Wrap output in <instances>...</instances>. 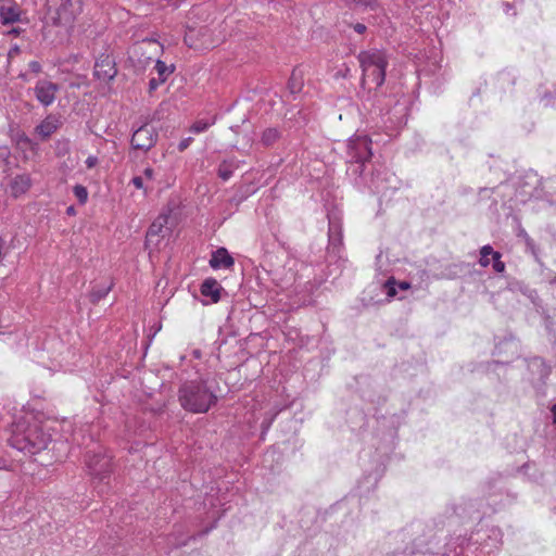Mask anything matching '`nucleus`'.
<instances>
[{
	"mask_svg": "<svg viewBox=\"0 0 556 556\" xmlns=\"http://www.w3.org/2000/svg\"><path fill=\"white\" fill-rule=\"evenodd\" d=\"M117 74L116 64L110 54H101L96 63L93 75L101 81H110Z\"/></svg>",
	"mask_w": 556,
	"mask_h": 556,
	"instance_id": "nucleus-11",
	"label": "nucleus"
},
{
	"mask_svg": "<svg viewBox=\"0 0 556 556\" xmlns=\"http://www.w3.org/2000/svg\"><path fill=\"white\" fill-rule=\"evenodd\" d=\"M22 10L16 3L5 1L0 4V21L3 25L21 21Z\"/></svg>",
	"mask_w": 556,
	"mask_h": 556,
	"instance_id": "nucleus-13",
	"label": "nucleus"
},
{
	"mask_svg": "<svg viewBox=\"0 0 556 556\" xmlns=\"http://www.w3.org/2000/svg\"><path fill=\"white\" fill-rule=\"evenodd\" d=\"M193 37H194V29L189 28L185 36V42L190 48L199 49L203 45L197 43L195 40L193 39Z\"/></svg>",
	"mask_w": 556,
	"mask_h": 556,
	"instance_id": "nucleus-26",
	"label": "nucleus"
},
{
	"mask_svg": "<svg viewBox=\"0 0 556 556\" xmlns=\"http://www.w3.org/2000/svg\"><path fill=\"white\" fill-rule=\"evenodd\" d=\"M131 184L137 188V189H142L144 191V193L147 194L148 193V189L144 187V184H143V177L142 176H135L132 179H131Z\"/></svg>",
	"mask_w": 556,
	"mask_h": 556,
	"instance_id": "nucleus-29",
	"label": "nucleus"
},
{
	"mask_svg": "<svg viewBox=\"0 0 556 556\" xmlns=\"http://www.w3.org/2000/svg\"><path fill=\"white\" fill-rule=\"evenodd\" d=\"M74 208L73 207H68L67 212L68 213H73Z\"/></svg>",
	"mask_w": 556,
	"mask_h": 556,
	"instance_id": "nucleus-45",
	"label": "nucleus"
},
{
	"mask_svg": "<svg viewBox=\"0 0 556 556\" xmlns=\"http://www.w3.org/2000/svg\"><path fill=\"white\" fill-rule=\"evenodd\" d=\"M20 34H21L20 28H12L11 30L8 31V35H12V36H18Z\"/></svg>",
	"mask_w": 556,
	"mask_h": 556,
	"instance_id": "nucleus-42",
	"label": "nucleus"
},
{
	"mask_svg": "<svg viewBox=\"0 0 556 556\" xmlns=\"http://www.w3.org/2000/svg\"><path fill=\"white\" fill-rule=\"evenodd\" d=\"M386 289H387V294L388 296L390 298H393L395 294H396V289H395V280L393 278L389 279L387 282H386Z\"/></svg>",
	"mask_w": 556,
	"mask_h": 556,
	"instance_id": "nucleus-28",
	"label": "nucleus"
},
{
	"mask_svg": "<svg viewBox=\"0 0 556 556\" xmlns=\"http://www.w3.org/2000/svg\"><path fill=\"white\" fill-rule=\"evenodd\" d=\"M397 287L401 289V290H407L410 288V285L406 281H402L400 283H397Z\"/></svg>",
	"mask_w": 556,
	"mask_h": 556,
	"instance_id": "nucleus-41",
	"label": "nucleus"
},
{
	"mask_svg": "<svg viewBox=\"0 0 556 556\" xmlns=\"http://www.w3.org/2000/svg\"><path fill=\"white\" fill-rule=\"evenodd\" d=\"M8 469L7 460L0 458V470Z\"/></svg>",
	"mask_w": 556,
	"mask_h": 556,
	"instance_id": "nucleus-44",
	"label": "nucleus"
},
{
	"mask_svg": "<svg viewBox=\"0 0 556 556\" xmlns=\"http://www.w3.org/2000/svg\"><path fill=\"white\" fill-rule=\"evenodd\" d=\"M551 412L553 414V422L556 425V403L552 406Z\"/></svg>",
	"mask_w": 556,
	"mask_h": 556,
	"instance_id": "nucleus-43",
	"label": "nucleus"
},
{
	"mask_svg": "<svg viewBox=\"0 0 556 556\" xmlns=\"http://www.w3.org/2000/svg\"><path fill=\"white\" fill-rule=\"evenodd\" d=\"M288 253L283 264V275L280 277V289H292L288 296H293L288 305L289 309L311 303L314 291L324 282V278H317L316 268L300 261L295 255Z\"/></svg>",
	"mask_w": 556,
	"mask_h": 556,
	"instance_id": "nucleus-1",
	"label": "nucleus"
},
{
	"mask_svg": "<svg viewBox=\"0 0 556 556\" xmlns=\"http://www.w3.org/2000/svg\"><path fill=\"white\" fill-rule=\"evenodd\" d=\"M303 87V74L299 70H293L289 81H288V89L290 93L295 94L301 91Z\"/></svg>",
	"mask_w": 556,
	"mask_h": 556,
	"instance_id": "nucleus-21",
	"label": "nucleus"
},
{
	"mask_svg": "<svg viewBox=\"0 0 556 556\" xmlns=\"http://www.w3.org/2000/svg\"><path fill=\"white\" fill-rule=\"evenodd\" d=\"M193 141V138L192 137H187V138H184L179 144H178V150L180 152L185 151L190 144L191 142Z\"/></svg>",
	"mask_w": 556,
	"mask_h": 556,
	"instance_id": "nucleus-30",
	"label": "nucleus"
},
{
	"mask_svg": "<svg viewBox=\"0 0 556 556\" xmlns=\"http://www.w3.org/2000/svg\"><path fill=\"white\" fill-rule=\"evenodd\" d=\"M496 251L493 250V248L489 244L486 245H483L480 250V260H479V264L482 266V267H488L490 264H491V260H490V256L493 257V254L495 253Z\"/></svg>",
	"mask_w": 556,
	"mask_h": 556,
	"instance_id": "nucleus-24",
	"label": "nucleus"
},
{
	"mask_svg": "<svg viewBox=\"0 0 556 556\" xmlns=\"http://www.w3.org/2000/svg\"><path fill=\"white\" fill-rule=\"evenodd\" d=\"M110 291V287L104 289L103 291H93L91 293V296H92V301L97 302L99 300H101L103 296H105Z\"/></svg>",
	"mask_w": 556,
	"mask_h": 556,
	"instance_id": "nucleus-32",
	"label": "nucleus"
},
{
	"mask_svg": "<svg viewBox=\"0 0 556 556\" xmlns=\"http://www.w3.org/2000/svg\"><path fill=\"white\" fill-rule=\"evenodd\" d=\"M162 83H159V78H151L149 81L150 90H155Z\"/></svg>",
	"mask_w": 556,
	"mask_h": 556,
	"instance_id": "nucleus-38",
	"label": "nucleus"
},
{
	"mask_svg": "<svg viewBox=\"0 0 556 556\" xmlns=\"http://www.w3.org/2000/svg\"><path fill=\"white\" fill-rule=\"evenodd\" d=\"M394 180V176L382 169L377 168L370 176L369 180H366L364 178V182L368 186V188L379 194H387L388 190L390 188L395 189L394 186H391L392 181Z\"/></svg>",
	"mask_w": 556,
	"mask_h": 556,
	"instance_id": "nucleus-9",
	"label": "nucleus"
},
{
	"mask_svg": "<svg viewBox=\"0 0 556 556\" xmlns=\"http://www.w3.org/2000/svg\"><path fill=\"white\" fill-rule=\"evenodd\" d=\"M74 195L78 200L79 204H85L88 200V190L83 185H76L73 188Z\"/></svg>",
	"mask_w": 556,
	"mask_h": 556,
	"instance_id": "nucleus-25",
	"label": "nucleus"
},
{
	"mask_svg": "<svg viewBox=\"0 0 556 556\" xmlns=\"http://www.w3.org/2000/svg\"><path fill=\"white\" fill-rule=\"evenodd\" d=\"M81 11V0H46V18L54 26L71 29Z\"/></svg>",
	"mask_w": 556,
	"mask_h": 556,
	"instance_id": "nucleus-5",
	"label": "nucleus"
},
{
	"mask_svg": "<svg viewBox=\"0 0 556 556\" xmlns=\"http://www.w3.org/2000/svg\"><path fill=\"white\" fill-rule=\"evenodd\" d=\"M60 90V86L47 79H39L34 87V94L37 101L43 106H50Z\"/></svg>",
	"mask_w": 556,
	"mask_h": 556,
	"instance_id": "nucleus-10",
	"label": "nucleus"
},
{
	"mask_svg": "<svg viewBox=\"0 0 556 556\" xmlns=\"http://www.w3.org/2000/svg\"><path fill=\"white\" fill-rule=\"evenodd\" d=\"M501 253L500 252H495L493 254V263H492V266H493V269L496 271V273H503L504 269H505V264L501 261Z\"/></svg>",
	"mask_w": 556,
	"mask_h": 556,
	"instance_id": "nucleus-27",
	"label": "nucleus"
},
{
	"mask_svg": "<svg viewBox=\"0 0 556 556\" xmlns=\"http://www.w3.org/2000/svg\"><path fill=\"white\" fill-rule=\"evenodd\" d=\"M329 243L333 249L342 243V230L340 219L329 215Z\"/></svg>",
	"mask_w": 556,
	"mask_h": 556,
	"instance_id": "nucleus-16",
	"label": "nucleus"
},
{
	"mask_svg": "<svg viewBox=\"0 0 556 556\" xmlns=\"http://www.w3.org/2000/svg\"><path fill=\"white\" fill-rule=\"evenodd\" d=\"M354 30L358 34H363L365 30H366V26L364 24H361V23H356L354 26H353Z\"/></svg>",
	"mask_w": 556,
	"mask_h": 556,
	"instance_id": "nucleus-39",
	"label": "nucleus"
},
{
	"mask_svg": "<svg viewBox=\"0 0 556 556\" xmlns=\"http://www.w3.org/2000/svg\"><path fill=\"white\" fill-rule=\"evenodd\" d=\"M169 218V213H161L157 218L150 226L147 238L151 240L154 236H160L163 232V229L167 226Z\"/></svg>",
	"mask_w": 556,
	"mask_h": 556,
	"instance_id": "nucleus-19",
	"label": "nucleus"
},
{
	"mask_svg": "<svg viewBox=\"0 0 556 556\" xmlns=\"http://www.w3.org/2000/svg\"><path fill=\"white\" fill-rule=\"evenodd\" d=\"M61 122L54 115H48L37 127L36 132L41 139H48L60 127Z\"/></svg>",
	"mask_w": 556,
	"mask_h": 556,
	"instance_id": "nucleus-15",
	"label": "nucleus"
},
{
	"mask_svg": "<svg viewBox=\"0 0 556 556\" xmlns=\"http://www.w3.org/2000/svg\"><path fill=\"white\" fill-rule=\"evenodd\" d=\"M349 162L354 166L353 172L364 175L366 162L372 155L371 140L366 135H355L348 142Z\"/></svg>",
	"mask_w": 556,
	"mask_h": 556,
	"instance_id": "nucleus-6",
	"label": "nucleus"
},
{
	"mask_svg": "<svg viewBox=\"0 0 556 556\" xmlns=\"http://www.w3.org/2000/svg\"><path fill=\"white\" fill-rule=\"evenodd\" d=\"M8 254V248L5 240L0 237V264L2 263L3 258Z\"/></svg>",
	"mask_w": 556,
	"mask_h": 556,
	"instance_id": "nucleus-31",
	"label": "nucleus"
},
{
	"mask_svg": "<svg viewBox=\"0 0 556 556\" xmlns=\"http://www.w3.org/2000/svg\"><path fill=\"white\" fill-rule=\"evenodd\" d=\"M220 290L219 283L213 278L205 279L201 285L202 295L211 298L214 303L219 301Z\"/></svg>",
	"mask_w": 556,
	"mask_h": 556,
	"instance_id": "nucleus-17",
	"label": "nucleus"
},
{
	"mask_svg": "<svg viewBox=\"0 0 556 556\" xmlns=\"http://www.w3.org/2000/svg\"><path fill=\"white\" fill-rule=\"evenodd\" d=\"M85 163L88 168H93L98 164V157L94 155H90L87 157Z\"/></svg>",
	"mask_w": 556,
	"mask_h": 556,
	"instance_id": "nucleus-35",
	"label": "nucleus"
},
{
	"mask_svg": "<svg viewBox=\"0 0 556 556\" xmlns=\"http://www.w3.org/2000/svg\"><path fill=\"white\" fill-rule=\"evenodd\" d=\"M29 71L34 74H39L41 72V64L38 61H31L28 64Z\"/></svg>",
	"mask_w": 556,
	"mask_h": 556,
	"instance_id": "nucleus-33",
	"label": "nucleus"
},
{
	"mask_svg": "<svg viewBox=\"0 0 556 556\" xmlns=\"http://www.w3.org/2000/svg\"><path fill=\"white\" fill-rule=\"evenodd\" d=\"M20 53L18 46H14L9 50V58H13L14 55H17Z\"/></svg>",
	"mask_w": 556,
	"mask_h": 556,
	"instance_id": "nucleus-40",
	"label": "nucleus"
},
{
	"mask_svg": "<svg viewBox=\"0 0 556 556\" xmlns=\"http://www.w3.org/2000/svg\"><path fill=\"white\" fill-rule=\"evenodd\" d=\"M182 408L194 414L206 413L217 402V395L203 381L184 383L178 393Z\"/></svg>",
	"mask_w": 556,
	"mask_h": 556,
	"instance_id": "nucleus-3",
	"label": "nucleus"
},
{
	"mask_svg": "<svg viewBox=\"0 0 556 556\" xmlns=\"http://www.w3.org/2000/svg\"><path fill=\"white\" fill-rule=\"evenodd\" d=\"M216 119L215 117L212 118H205V119H198L195 121L191 127L190 131L193 134H201L206 131L211 126L215 124Z\"/></svg>",
	"mask_w": 556,
	"mask_h": 556,
	"instance_id": "nucleus-22",
	"label": "nucleus"
},
{
	"mask_svg": "<svg viewBox=\"0 0 556 556\" xmlns=\"http://www.w3.org/2000/svg\"><path fill=\"white\" fill-rule=\"evenodd\" d=\"M157 140V134L153 126L144 124L136 129L131 137V146L134 149L148 151Z\"/></svg>",
	"mask_w": 556,
	"mask_h": 556,
	"instance_id": "nucleus-8",
	"label": "nucleus"
},
{
	"mask_svg": "<svg viewBox=\"0 0 556 556\" xmlns=\"http://www.w3.org/2000/svg\"><path fill=\"white\" fill-rule=\"evenodd\" d=\"M275 136L276 131L270 129L264 134L263 140L266 144H269Z\"/></svg>",
	"mask_w": 556,
	"mask_h": 556,
	"instance_id": "nucleus-34",
	"label": "nucleus"
},
{
	"mask_svg": "<svg viewBox=\"0 0 556 556\" xmlns=\"http://www.w3.org/2000/svg\"><path fill=\"white\" fill-rule=\"evenodd\" d=\"M358 61L363 72V86L368 85L369 88L371 86L375 88L382 86L386 79V68L388 66L386 53L378 49L362 51L358 54Z\"/></svg>",
	"mask_w": 556,
	"mask_h": 556,
	"instance_id": "nucleus-4",
	"label": "nucleus"
},
{
	"mask_svg": "<svg viewBox=\"0 0 556 556\" xmlns=\"http://www.w3.org/2000/svg\"><path fill=\"white\" fill-rule=\"evenodd\" d=\"M142 177H143V179H147V180L154 179V169L151 167L144 168Z\"/></svg>",
	"mask_w": 556,
	"mask_h": 556,
	"instance_id": "nucleus-36",
	"label": "nucleus"
},
{
	"mask_svg": "<svg viewBox=\"0 0 556 556\" xmlns=\"http://www.w3.org/2000/svg\"><path fill=\"white\" fill-rule=\"evenodd\" d=\"M31 187V178L29 174H20L13 177L7 185L4 191L13 198L25 194Z\"/></svg>",
	"mask_w": 556,
	"mask_h": 556,
	"instance_id": "nucleus-12",
	"label": "nucleus"
},
{
	"mask_svg": "<svg viewBox=\"0 0 556 556\" xmlns=\"http://www.w3.org/2000/svg\"><path fill=\"white\" fill-rule=\"evenodd\" d=\"M542 102H544V105H545V106H548V105H549V106H552V108H556V97L552 100L551 98H548V97H546V96H545V97L542 99Z\"/></svg>",
	"mask_w": 556,
	"mask_h": 556,
	"instance_id": "nucleus-37",
	"label": "nucleus"
},
{
	"mask_svg": "<svg viewBox=\"0 0 556 556\" xmlns=\"http://www.w3.org/2000/svg\"><path fill=\"white\" fill-rule=\"evenodd\" d=\"M51 421H27V427L18 422L15 425L13 434L10 438V444L12 447L29 454H37L40 451L47 448L51 441L50 430Z\"/></svg>",
	"mask_w": 556,
	"mask_h": 556,
	"instance_id": "nucleus-2",
	"label": "nucleus"
},
{
	"mask_svg": "<svg viewBox=\"0 0 556 556\" xmlns=\"http://www.w3.org/2000/svg\"><path fill=\"white\" fill-rule=\"evenodd\" d=\"M235 264L232 256L228 253L227 249L219 248L213 252L210 260V266L213 269L230 268Z\"/></svg>",
	"mask_w": 556,
	"mask_h": 556,
	"instance_id": "nucleus-14",
	"label": "nucleus"
},
{
	"mask_svg": "<svg viewBox=\"0 0 556 556\" xmlns=\"http://www.w3.org/2000/svg\"><path fill=\"white\" fill-rule=\"evenodd\" d=\"M11 151L9 147L7 146H0V185H3V180L7 178L10 169H11V162H10Z\"/></svg>",
	"mask_w": 556,
	"mask_h": 556,
	"instance_id": "nucleus-18",
	"label": "nucleus"
},
{
	"mask_svg": "<svg viewBox=\"0 0 556 556\" xmlns=\"http://www.w3.org/2000/svg\"><path fill=\"white\" fill-rule=\"evenodd\" d=\"M238 167H239L238 161H236L233 159L225 160L219 164L218 169H217V175L222 180L227 181L228 179H230L233 172Z\"/></svg>",
	"mask_w": 556,
	"mask_h": 556,
	"instance_id": "nucleus-20",
	"label": "nucleus"
},
{
	"mask_svg": "<svg viewBox=\"0 0 556 556\" xmlns=\"http://www.w3.org/2000/svg\"><path fill=\"white\" fill-rule=\"evenodd\" d=\"M85 462L89 473L99 480H103L112 470L111 456L98 444L86 453Z\"/></svg>",
	"mask_w": 556,
	"mask_h": 556,
	"instance_id": "nucleus-7",
	"label": "nucleus"
},
{
	"mask_svg": "<svg viewBox=\"0 0 556 556\" xmlns=\"http://www.w3.org/2000/svg\"><path fill=\"white\" fill-rule=\"evenodd\" d=\"M154 70L159 75V83H164L169 74L174 71L173 67L167 66L163 61L157 60Z\"/></svg>",
	"mask_w": 556,
	"mask_h": 556,
	"instance_id": "nucleus-23",
	"label": "nucleus"
}]
</instances>
